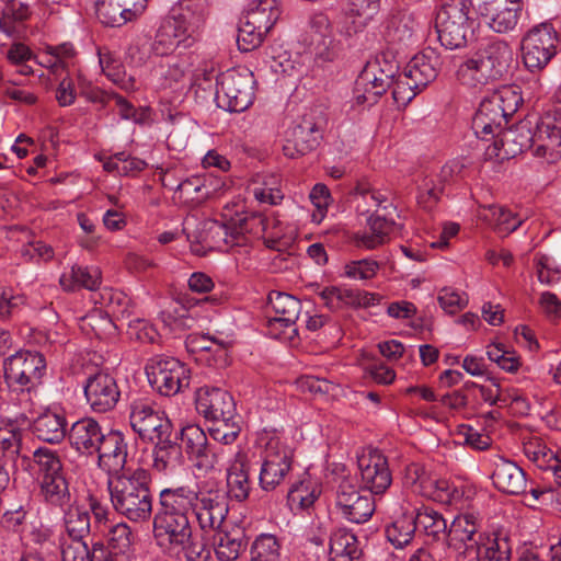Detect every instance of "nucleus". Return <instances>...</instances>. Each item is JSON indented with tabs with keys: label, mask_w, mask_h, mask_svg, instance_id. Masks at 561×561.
<instances>
[{
	"label": "nucleus",
	"mask_w": 561,
	"mask_h": 561,
	"mask_svg": "<svg viewBox=\"0 0 561 561\" xmlns=\"http://www.w3.org/2000/svg\"><path fill=\"white\" fill-rule=\"evenodd\" d=\"M150 482V473L142 468L110 478L107 485L116 513L133 523L148 522L153 506Z\"/></svg>",
	"instance_id": "obj_1"
},
{
	"label": "nucleus",
	"mask_w": 561,
	"mask_h": 561,
	"mask_svg": "<svg viewBox=\"0 0 561 561\" xmlns=\"http://www.w3.org/2000/svg\"><path fill=\"white\" fill-rule=\"evenodd\" d=\"M244 206L236 203L230 207L222 209V222L210 221L206 224V236L198 239V243H209L208 239L218 243L221 240L228 247L241 245L245 242V234L253 231L255 227L261 226L264 231L263 239L267 248L280 250L285 244L278 234L268 233V220L257 215H248L243 211Z\"/></svg>",
	"instance_id": "obj_2"
},
{
	"label": "nucleus",
	"mask_w": 561,
	"mask_h": 561,
	"mask_svg": "<svg viewBox=\"0 0 561 561\" xmlns=\"http://www.w3.org/2000/svg\"><path fill=\"white\" fill-rule=\"evenodd\" d=\"M513 56V49L506 41H486L459 66L457 77L462 84H484L488 80L503 77Z\"/></svg>",
	"instance_id": "obj_3"
},
{
	"label": "nucleus",
	"mask_w": 561,
	"mask_h": 561,
	"mask_svg": "<svg viewBox=\"0 0 561 561\" xmlns=\"http://www.w3.org/2000/svg\"><path fill=\"white\" fill-rule=\"evenodd\" d=\"M470 0H446L438 10L435 27L440 44L448 49L465 47L473 37L476 20Z\"/></svg>",
	"instance_id": "obj_4"
},
{
	"label": "nucleus",
	"mask_w": 561,
	"mask_h": 561,
	"mask_svg": "<svg viewBox=\"0 0 561 561\" xmlns=\"http://www.w3.org/2000/svg\"><path fill=\"white\" fill-rule=\"evenodd\" d=\"M294 463V451L279 437H271L261 456L259 485L272 492L286 483Z\"/></svg>",
	"instance_id": "obj_5"
},
{
	"label": "nucleus",
	"mask_w": 561,
	"mask_h": 561,
	"mask_svg": "<svg viewBox=\"0 0 561 561\" xmlns=\"http://www.w3.org/2000/svg\"><path fill=\"white\" fill-rule=\"evenodd\" d=\"M145 369L150 386L161 396H174L190 386V368L174 357L156 355Z\"/></svg>",
	"instance_id": "obj_6"
},
{
	"label": "nucleus",
	"mask_w": 561,
	"mask_h": 561,
	"mask_svg": "<svg viewBox=\"0 0 561 561\" xmlns=\"http://www.w3.org/2000/svg\"><path fill=\"white\" fill-rule=\"evenodd\" d=\"M3 367L9 387L31 392L42 383L46 360L38 352L21 350L5 358Z\"/></svg>",
	"instance_id": "obj_7"
},
{
	"label": "nucleus",
	"mask_w": 561,
	"mask_h": 561,
	"mask_svg": "<svg viewBox=\"0 0 561 561\" xmlns=\"http://www.w3.org/2000/svg\"><path fill=\"white\" fill-rule=\"evenodd\" d=\"M393 77L394 70L391 65L383 69L378 58L367 61L354 83L353 98L356 104L387 103V92L393 85Z\"/></svg>",
	"instance_id": "obj_8"
},
{
	"label": "nucleus",
	"mask_w": 561,
	"mask_h": 561,
	"mask_svg": "<svg viewBox=\"0 0 561 561\" xmlns=\"http://www.w3.org/2000/svg\"><path fill=\"white\" fill-rule=\"evenodd\" d=\"M558 33L550 23L530 28L522 39V58L530 71L543 69L557 55Z\"/></svg>",
	"instance_id": "obj_9"
},
{
	"label": "nucleus",
	"mask_w": 561,
	"mask_h": 561,
	"mask_svg": "<svg viewBox=\"0 0 561 561\" xmlns=\"http://www.w3.org/2000/svg\"><path fill=\"white\" fill-rule=\"evenodd\" d=\"M129 424L142 440L172 435V424L165 414L156 409L148 398H134L129 402Z\"/></svg>",
	"instance_id": "obj_10"
},
{
	"label": "nucleus",
	"mask_w": 561,
	"mask_h": 561,
	"mask_svg": "<svg viewBox=\"0 0 561 561\" xmlns=\"http://www.w3.org/2000/svg\"><path fill=\"white\" fill-rule=\"evenodd\" d=\"M327 123L322 114L310 108L301 116L299 123L288 130L283 146L284 154L294 159L316 149Z\"/></svg>",
	"instance_id": "obj_11"
},
{
	"label": "nucleus",
	"mask_w": 561,
	"mask_h": 561,
	"mask_svg": "<svg viewBox=\"0 0 561 561\" xmlns=\"http://www.w3.org/2000/svg\"><path fill=\"white\" fill-rule=\"evenodd\" d=\"M228 511L226 495L220 489L202 488L196 492L193 512L203 531H215L227 525Z\"/></svg>",
	"instance_id": "obj_12"
},
{
	"label": "nucleus",
	"mask_w": 561,
	"mask_h": 561,
	"mask_svg": "<svg viewBox=\"0 0 561 561\" xmlns=\"http://www.w3.org/2000/svg\"><path fill=\"white\" fill-rule=\"evenodd\" d=\"M535 134L523 142L528 145L533 154L547 163H556L561 159V122L553 115L547 114L540 123H536Z\"/></svg>",
	"instance_id": "obj_13"
},
{
	"label": "nucleus",
	"mask_w": 561,
	"mask_h": 561,
	"mask_svg": "<svg viewBox=\"0 0 561 561\" xmlns=\"http://www.w3.org/2000/svg\"><path fill=\"white\" fill-rule=\"evenodd\" d=\"M336 505L347 520L356 524L366 523L375 512L371 495L362 494L350 477H344L339 484Z\"/></svg>",
	"instance_id": "obj_14"
},
{
	"label": "nucleus",
	"mask_w": 561,
	"mask_h": 561,
	"mask_svg": "<svg viewBox=\"0 0 561 561\" xmlns=\"http://www.w3.org/2000/svg\"><path fill=\"white\" fill-rule=\"evenodd\" d=\"M389 511L392 513L393 522L386 528V536L396 548H402L414 537L416 507L412 504L409 495L402 493L392 502Z\"/></svg>",
	"instance_id": "obj_15"
},
{
	"label": "nucleus",
	"mask_w": 561,
	"mask_h": 561,
	"mask_svg": "<svg viewBox=\"0 0 561 561\" xmlns=\"http://www.w3.org/2000/svg\"><path fill=\"white\" fill-rule=\"evenodd\" d=\"M195 405L197 412L209 421L237 419L232 396L218 387L198 388L195 393Z\"/></svg>",
	"instance_id": "obj_16"
},
{
	"label": "nucleus",
	"mask_w": 561,
	"mask_h": 561,
	"mask_svg": "<svg viewBox=\"0 0 561 561\" xmlns=\"http://www.w3.org/2000/svg\"><path fill=\"white\" fill-rule=\"evenodd\" d=\"M78 93L85 102L101 103L103 105L114 102L115 105H130L122 95L113 91L102 90L90 82L79 80V84L76 87L73 80L69 77L60 81L56 91V98L59 105H71Z\"/></svg>",
	"instance_id": "obj_17"
},
{
	"label": "nucleus",
	"mask_w": 561,
	"mask_h": 561,
	"mask_svg": "<svg viewBox=\"0 0 561 561\" xmlns=\"http://www.w3.org/2000/svg\"><path fill=\"white\" fill-rule=\"evenodd\" d=\"M84 396L92 411L105 413L116 407L121 391L111 374L98 371L88 377L84 385Z\"/></svg>",
	"instance_id": "obj_18"
},
{
	"label": "nucleus",
	"mask_w": 561,
	"mask_h": 561,
	"mask_svg": "<svg viewBox=\"0 0 561 561\" xmlns=\"http://www.w3.org/2000/svg\"><path fill=\"white\" fill-rule=\"evenodd\" d=\"M153 537L163 549L174 550L187 545L192 539L188 517L156 513L153 517Z\"/></svg>",
	"instance_id": "obj_19"
},
{
	"label": "nucleus",
	"mask_w": 561,
	"mask_h": 561,
	"mask_svg": "<svg viewBox=\"0 0 561 561\" xmlns=\"http://www.w3.org/2000/svg\"><path fill=\"white\" fill-rule=\"evenodd\" d=\"M181 440L185 451L196 459L199 468L211 469L220 465L225 448L208 444L205 432L197 425L185 426L181 432Z\"/></svg>",
	"instance_id": "obj_20"
},
{
	"label": "nucleus",
	"mask_w": 561,
	"mask_h": 561,
	"mask_svg": "<svg viewBox=\"0 0 561 561\" xmlns=\"http://www.w3.org/2000/svg\"><path fill=\"white\" fill-rule=\"evenodd\" d=\"M488 463L493 485L499 491L510 495H519L526 491V474L514 461L495 454L488 458Z\"/></svg>",
	"instance_id": "obj_21"
},
{
	"label": "nucleus",
	"mask_w": 561,
	"mask_h": 561,
	"mask_svg": "<svg viewBox=\"0 0 561 561\" xmlns=\"http://www.w3.org/2000/svg\"><path fill=\"white\" fill-rule=\"evenodd\" d=\"M379 10L380 0H348L336 21L339 33L351 37L363 32Z\"/></svg>",
	"instance_id": "obj_22"
},
{
	"label": "nucleus",
	"mask_w": 561,
	"mask_h": 561,
	"mask_svg": "<svg viewBox=\"0 0 561 561\" xmlns=\"http://www.w3.org/2000/svg\"><path fill=\"white\" fill-rule=\"evenodd\" d=\"M358 470L363 486L374 494L383 493L391 484L392 477L383 455L374 450L358 457Z\"/></svg>",
	"instance_id": "obj_23"
},
{
	"label": "nucleus",
	"mask_w": 561,
	"mask_h": 561,
	"mask_svg": "<svg viewBox=\"0 0 561 561\" xmlns=\"http://www.w3.org/2000/svg\"><path fill=\"white\" fill-rule=\"evenodd\" d=\"M522 0H486L481 7V15L496 33L513 31L523 11Z\"/></svg>",
	"instance_id": "obj_24"
},
{
	"label": "nucleus",
	"mask_w": 561,
	"mask_h": 561,
	"mask_svg": "<svg viewBox=\"0 0 561 561\" xmlns=\"http://www.w3.org/2000/svg\"><path fill=\"white\" fill-rule=\"evenodd\" d=\"M512 547L506 537L481 536L468 545L456 561H511Z\"/></svg>",
	"instance_id": "obj_25"
},
{
	"label": "nucleus",
	"mask_w": 561,
	"mask_h": 561,
	"mask_svg": "<svg viewBox=\"0 0 561 561\" xmlns=\"http://www.w3.org/2000/svg\"><path fill=\"white\" fill-rule=\"evenodd\" d=\"M99 444L98 465L112 477L122 474L127 461V443L118 431H110Z\"/></svg>",
	"instance_id": "obj_26"
},
{
	"label": "nucleus",
	"mask_w": 561,
	"mask_h": 561,
	"mask_svg": "<svg viewBox=\"0 0 561 561\" xmlns=\"http://www.w3.org/2000/svg\"><path fill=\"white\" fill-rule=\"evenodd\" d=\"M310 38L314 59L320 62H332L339 58L342 47L330 32V21L325 14H316L310 20Z\"/></svg>",
	"instance_id": "obj_27"
},
{
	"label": "nucleus",
	"mask_w": 561,
	"mask_h": 561,
	"mask_svg": "<svg viewBox=\"0 0 561 561\" xmlns=\"http://www.w3.org/2000/svg\"><path fill=\"white\" fill-rule=\"evenodd\" d=\"M105 434L99 422L92 417H83L71 425L68 432V440L70 446L79 454L92 456L96 453Z\"/></svg>",
	"instance_id": "obj_28"
},
{
	"label": "nucleus",
	"mask_w": 561,
	"mask_h": 561,
	"mask_svg": "<svg viewBox=\"0 0 561 561\" xmlns=\"http://www.w3.org/2000/svg\"><path fill=\"white\" fill-rule=\"evenodd\" d=\"M208 14V0H179L170 10L169 16L196 41L197 34Z\"/></svg>",
	"instance_id": "obj_29"
},
{
	"label": "nucleus",
	"mask_w": 561,
	"mask_h": 561,
	"mask_svg": "<svg viewBox=\"0 0 561 561\" xmlns=\"http://www.w3.org/2000/svg\"><path fill=\"white\" fill-rule=\"evenodd\" d=\"M442 64L439 53L427 47L408 62L404 75L423 89L437 78Z\"/></svg>",
	"instance_id": "obj_30"
},
{
	"label": "nucleus",
	"mask_w": 561,
	"mask_h": 561,
	"mask_svg": "<svg viewBox=\"0 0 561 561\" xmlns=\"http://www.w3.org/2000/svg\"><path fill=\"white\" fill-rule=\"evenodd\" d=\"M250 465L247 453L238 448L227 467V489L230 497L241 502L248 499L251 490Z\"/></svg>",
	"instance_id": "obj_31"
},
{
	"label": "nucleus",
	"mask_w": 561,
	"mask_h": 561,
	"mask_svg": "<svg viewBox=\"0 0 561 561\" xmlns=\"http://www.w3.org/2000/svg\"><path fill=\"white\" fill-rule=\"evenodd\" d=\"M222 98L227 105H253L254 80L251 73L227 72L220 79Z\"/></svg>",
	"instance_id": "obj_32"
},
{
	"label": "nucleus",
	"mask_w": 561,
	"mask_h": 561,
	"mask_svg": "<svg viewBox=\"0 0 561 561\" xmlns=\"http://www.w3.org/2000/svg\"><path fill=\"white\" fill-rule=\"evenodd\" d=\"M194 42L195 39L186 34L182 26L168 15L156 33L151 49L157 56H164L174 51L180 46L188 48Z\"/></svg>",
	"instance_id": "obj_33"
},
{
	"label": "nucleus",
	"mask_w": 561,
	"mask_h": 561,
	"mask_svg": "<svg viewBox=\"0 0 561 561\" xmlns=\"http://www.w3.org/2000/svg\"><path fill=\"white\" fill-rule=\"evenodd\" d=\"M32 433L42 442L59 444L67 434V419L61 410L47 409L32 423Z\"/></svg>",
	"instance_id": "obj_34"
},
{
	"label": "nucleus",
	"mask_w": 561,
	"mask_h": 561,
	"mask_svg": "<svg viewBox=\"0 0 561 561\" xmlns=\"http://www.w3.org/2000/svg\"><path fill=\"white\" fill-rule=\"evenodd\" d=\"M196 491L188 486H179L175 489H163L159 493L158 513L172 516L188 517V513L194 510Z\"/></svg>",
	"instance_id": "obj_35"
},
{
	"label": "nucleus",
	"mask_w": 561,
	"mask_h": 561,
	"mask_svg": "<svg viewBox=\"0 0 561 561\" xmlns=\"http://www.w3.org/2000/svg\"><path fill=\"white\" fill-rule=\"evenodd\" d=\"M215 553L220 561H234L245 548L243 529L225 525L215 530Z\"/></svg>",
	"instance_id": "obj_36"
},
{
	"label": "nucleus",
	"mask_w": 561,
	"mask_h": 561,
	"mask_svg": "<svg viewBox=\"0 0 561 561\" xmlns=\"http://www.w3.org/2000/svg\"><path fill=\"white\" fill-rule=\"evenodd\" d=\"M416 22L411 13L396 11L389 15L385 23V39L393 45L408 46L414 43Z\"/></svg>",
	"instance_id": "obj_37"
},
{
	"label": "nucleus",
	"mask_w": 561,
	"mask_h": 561,
	"mask_svg": "<svg viewBox=\"0 0 561 561\" xmlns=\"http://www.w3.org/2000/svg\"><path fill=\"white\" fill-rule=\"evenodd\" d=\"M98 56L102 72L108 80L125 91L136 89L135 77L126 72L123 62L108 48H99Z\"/></svg>",
	"instance_id": "obj_38"
},
{
	"label": "nucleus",
	"mask_w": 561,
	"mask_h": 561,
	"mask_svg": "<svg viewBox=\"0 0 561 561\" xmlns=\"http://www.w3.org/2000/svg\"><path fill=\"white\" fill-rule=\"evenodd\" d=\"M357 537L346 529L335 530L330 538L329 561H363Z\"/></svg>",
	"instance_id": "obj_39"
},
{
	"label": "nucleus",
	"mask_w": 561,
	"mask_h": 561,
	"mask_svg": "<svg viewBox=\"0 0 561 561\" xmlns=\"http://www.w3.org/2000/svg\"><path fill=\"white\" fill-rule=\"evenodd\" d=\"M481 527V518L478 514L466 512L457 515L450 527L448 537L450 541H458L465 543V548L477 542L481 536L485 534L479 533Z\"/></svg>",
	"instance_id": "obj_40"
},
{
	"label": "nucleus",
	"mask_w": 561,
	"mask_h": 561,
	"mask_svg": "<svg viewBox=\"0 0 561 561\" xmlns=\"http://www.w3.org/2000/svg\"><path fill=\"white\" fill-rule=\"evenodd\" d=\"M526 147L525 142L516 140V131L511 128L496 135L494 141L485 148V160L503 162L520 153Z\"/></svg>",
	"instance_id": "obj_41"
},
{
	"label": "nucleus",
	"mask_w": 561,
	"mask_h": 561,
	"mask_svg": "<svg viewBox=\"0 0 561 561\" xmlns=\"http://www.w3.org/2000/svg\"><path fill=\"white\" fill-rule=\"evenodd\" d=\"M59 283L67 291L79 288L95 290L101 284V271L98 267L73 265L61 274Z\"/></svg>",
	"instance_id": "obj_42"
},
{
	"label": "nucleus",
	"mask_w": 561,
	"mask_h": 561,
	"mask_svg": "<svg viewBox=\"0 0 561 561\" xmlns=\"http://www.w3.org/2000/svg\"><path fill=\"white\" fill-rule=\"evenodd\" d=\"M479 217L489 222L493 229L503 237L515 231L523 222V219L516 214L497 205L483 207L479 213Z\"/></svg>",
	"instance_id": "obj_43"
},
{
	"label": "nucleus",
	"mask_w": 561,
	"mask_h": 561,
	"mask_svg": "<svg viewBox=\"0 0 561 561\" xmlns=\"http://www.w3.org/2000/svg\"><path fill=\"white\" fill-rule=\"evenodd\" d=\"M41 495L50 506L66 508L72 503V494L66 474L41 480Z\"/></svg>",
	"instance_id": "obj_44"
},
{
	"label": "nucleus",
	"mask_w": 561,
	"mask_h": 561,
	"mask_svg": "<svg viewBox=\"0 0 561 561\" xmlns=\"http://www.w3.org/2000/svg\"><path fill=\"white\" fill-rule=\"evenodd\" d=\"M512 113L505 112L504 107H479L472 124L476 134H501L508 124V116Z\"/></svg>",
	"instance_id": "obj_45"
},
{
	"label": "nucleus",
	"mask_w": 561,
	"mask_h": 561,
	"mask_svg": "<svg viewBox=\"0 0 561 561\" xmlns=\"http://www.w3.org/2000/svg\"><path fill=\"white\" fill-rule=\"evenodd\" d=\"M463 495L465 490L462 486H457L445 479L431 477L423 486V496L443 504L457 505L461 503Z\"/></svg>",
	"instance_id": "obj_46"
},
{
	"label": "nucleus",
	"mask_w": 561,
	"mask_h": 561,
	"mask_svg": "<svg viewBox=\"0 0 561 561\" xmlns=\"http://www.w3.org/2000/svg\"><path fill=\"white\" fill-rule=\"evenodd\" d=\"M278 16L276 0H260L251 4L241 19L249 21L255 28L267 34Z\"/></svg>",
	"instance_id": "obj_47"
},
{
	"label": "nucleus",
	"mask_w": 561,
	"mask_h": 561,
	"mask_svg": "<svg viewBox=\"0 0 561 561\" xmlns=\"http://www.w3.org/2000/svg\"><path fill=\"white\" fill-rule=\"evenodd\" d=\"M479 105H523L522 88L517 84L500 85L497 88H480Z\"/></svg>",
	"instance_id": "obj_48"
},
{
	"label": "nucleus",
	"mask_w": 561,
	"mask_h": 561,
	"mask_svg": "<svg viewBox=\"0 0 561 561\" xmlns=\"http://www.w3.org/2000/svg\"><path fill=\"white\" fill-rule=\"evenodd\" d=\"M153 448V468L159 472L174 468L181 459V447L172 440V435L151 440Z\"/></svg>",
	"instance_id": "obj_49"
},
{
	"label": "nucleus",
	"mask_w": 561,
	"mask_h": 561,
	"mask_svg": "<svg viewBox=\"0 0 561 561\" xmlns=\"http://www.w3.org/2000/svg\"><path fill=\"white\" fill-rule=\"evenodd\" d=\"M356 210L360 215L377 211L379 207L387 208L388 195L375 190L367 182H358L354 188Z\"/></svg>",
	"instance_id": "obj_50"
},
{
	"label": "nucleus",
	"mask_w": 561,
	"mask_h": 561,
	"mask_svg": "<svg viewBox=\"0 0 561 561\" xmlns=\"http://www.w3.org/2000/svg\"><path fill=\"white\" fill-rule=\"evenodd\" d=\"M64 524L68 538L85 539L91 531V517L88 510L72 503L66 506Z\"/></svg>",
	"instance_id": "obj_51"
},
{
	"label": "nucleus",
	"mask_w": 561,
	"mask_h": 561,
	"mask_svg": "<svg viewBox=\"0 0 561 561\" xmlns=\"http://www.w3.org/2000/svg\"><path fill=\"white\" fill-rule=\"evenodd\" d=\"M282 543L273 534H260L250 547L249 561H279Z\"/></svg>",
	"instance_id": "obj_52"
},
{
	"label": "nucleus",
	"mask_w": 561,
	"mask_h": 561,
	"mask_svg": "<svg viewBox=\"0 0 561 561\" xmlns=\"http://www.w3.org/2000/svg\"><path fill=\"white\" fill-rule=\"evenodd\" d=\"M268 302L273 312L270 317L285 318L287 322L297 321L301 311V302L296 297L273 291L268 296Z\"/></svg>",
	"instance_id": "obj_53"
},
{
	"label": "nucleus",
	"mask_w": 561,
	"mask_h": 561,
	"mask_svg": "<svg viewBox=\"0 0 561 561\" xmlns=\"http://www.w3.org/2000/svg\"><path fill=\"white\" fill-rule=\"evenodd\" d=\"M76 57V50L70 43H64L56 46H47L46 60L41 64L49 68L54 73L66 71Z\"/></svg>",
	"instance_id": "obj_54"
},
{
	"label": "nucleus",
	"mask_w": 561,
	"mask_h": 561,
	"mask_svg": "<svg viewBox=\"0 0 561 561\" xmlns=\"http://www.w3.org/2000/svg\"><path fill=\"white\" fill-rule=\"evenodd\" d=\"M102 536L106 538L108 548L115 553H128L134 543L133 531L124 522L113 524Z\"/></svg>",
	"instance_id": "obj_55"
},
{
	"label": "nucleus",
	"mask_w": 561,
	"mask_h": 561,
	"mask_svg": "<svg viewBox=\"0 0 561 561\" xmlns=\"http://www.w3.org/2000/svg\"><path fill=\"white\" fill-rule=\"evenodd\" d=\"M34 462L38 467L41 480L65 474L58 454L47 447H39L33 453Z\"/></svg>",
	"instance_id": "obj_56"
},
{
	"label": "nucleus",
	"mask_w": 561,
	"mask_h": 561,
	"mask_svg": "<svg viewBox=\"0 0 561 561\" xmlns=\"http://www.w3.org/2000/svg\"><path fill=\"white\" fill-rule=\"evenodd\" d=\"M414 518L416 526H421L427 536L439 538L446 533L447 522L442 514L431 507H416Z\"/></svg>",
	"instance_id": "obj_57"
},
{
	"label": "nucleus",
	"mask_w": 561,
	"mask_h": 561,
	"mask_svg": "<svg viewBox=\"0 0 561 561\" xmlns=\"http://www.w3.org/2000/svg\"><path fill=\"white\" fill-rule=\"evenodd\" d=\"M183 102L195 103V105H220V95L217 84L214 82L194 81L186 91Z\"/></svg>",
	"instance_id": "obj_58"
},
{
	"label": "nucleus",
	"mask_w": 561,
	"mask_h": 561,
	"mask_svg": "<svg viewBox=\"0 0 561 561\" xmlns=\"http://www.w3.org/2000/svg\"><path fill=\"white\" fill-rule=\"evenodd\" d=\"M22 439L23 433L18 427H2L0 428V451L3 457L15 462L20 457L26 459L22 455Z\"/></svg>",
	"instance_id": "obj_59"
},
{
	"label": "nucleus",
	"mask_w": 561,
	"mask_h": 561,
	"mask_svg": "<svg viewBox=\"0 0 561 561\" xmlns=\"http://www.w3.org/2000/svg\"><path fill=\"white\" fill-rule=\"evenodd\" d=\"M31 15L30 7L23 2H11L2 10L0 19V31L9 36L14 35L16 22H23Z\"/></svg>",
	"instance_id": "obj_60"
},
{
	"label": "nucleus",
	"mask_w": 561,
	"mask_h": 561,
	"mask_svg": "<svg viewBox=\"0 0 561 561\" xmlns=\"http://www.w3.org/2000/svg\"><path fill=\"white\" fill-rule=\"evenodd\" d=\"M101 304L107 314L114 318H125L130 313V299L119 290L104 289L101 294Z\"/></svg>",
	"instance_id": "obj_61"
},
{
	"label": "nucleus",
	"mask_w": 561,
	"mask_h": 561,
	"mask_svg": "<svg viewBox=\"0 0 561 561\" xmlns=\"http://www.w3.org/2000/svg\"><path fill=\"white\" fill-rule=\"evenodd\" d=\"M319 297L330 310H339L354 304V290L339 286H327L318 291Z\"/></svg>",
	"instance_id": "obj_62"
},
{
	"label": "nucleus",
	"mask_w": 561,
	"mask_h": 561,
	"mask_svg": "<svg viewBox=\"0 0 561 561\" xmlns=\"http://www.w3.org/2000/svg\"><path fill=\"white\" fill-rule=\"evenodd\" d=\"M213 425L209 427V434L214 440L221 443L222 445H231L239 436L240 417L226 420H214Z\"/></svg>",
	"instance_id": "obj_63"
},
{
	"label": "nucleus",
	"mask_w": 561,
	"mask_h": 561,
	"mask_svg": "<svg viewBox=\"0 0 561 561\" xmlns=\"http://www.w3.org/2000/svg\"><path fill=\"white\" fill-rule=\"evenodd\" d=\"M123 9L118 0H104L96 8V14L99 20L111 27H121L127 22H131L127 19L128 15L121 12Z\"/></svg>",
	"instance_id": "obj_64"
}]
</instances>
